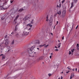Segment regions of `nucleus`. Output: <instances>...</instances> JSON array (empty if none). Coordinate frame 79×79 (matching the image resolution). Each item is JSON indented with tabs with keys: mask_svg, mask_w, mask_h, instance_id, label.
<instances>
[{
	"mask_svg": "<svg viewBox=\"0 0 79 79\" xmlns=\"http://www.w3.org/2000/svg\"><path fill=\"white\" fill-rule=\"evenodd\" d=\"M35 48V46H33L31 48L28 49L27 52L30 56L34 57V53L32 52V50Z\"/></svg>",
	"mask_w": 79,
	"mask_h": 79,
	"instance_id": "obj_1",
	"label": "nucleus"
},
{
	"mask_svg": "<svg viewBox=\"0 0 79 79\" xmlns=\"http://www.w3.org/2000/svg\"><path fill=\"white\" fill-rule=\"evenodd\" d=\"M31 18V15H29L26 16L24 19L23 20L25 21V20H27V19H28L29 18Z\"/></svg>",
	"mask_w": 79,
	"mask_h": 79,
	"instance_id": "obj_2",
	"label": "nucleus"
},
{
	"mask_svg": "<svg viewBox=\"0 0 79 79\" xmlns=\"http://www.w3.org/2000/svg\"><path fill=\"white\" fill-rule=\"evenodd\" d=\"M27 30H26V28H25V30L23 32V34L25 35H27L29 34V32H27Z\"/></svg>",
	"mask_w": 79,
	"mask_h": 79,
	"instance_id": "obj_3",
	"label": "nucleus"
},
{
	"mask_svg": "<svg viewBox=\"0 0 79 79\" xmlns=\"http://www.w3.org/2000/svg\"><path fill=\"white\" fill-rule=\"evenodd\" d=\"M3 44V42L2 43H1V45H0V49L2 50H3V49H4V48H5V47H4V46L2 45Z\"/></svg>",
	"mask_w": 79,
	"mask_h": 79,
	"instance_id": "obj_4",
	"label": "nucleus"
},
{
	"mask_svg": "<svg viewBox=\"0 0 79 79\" xmlns=\"http://www.w3.org/2000/svg\"><path fill=\"white\" fill-rule=\"evenodd\" d=\"M49 23L52 24V21H53V16L51 15V17L49 20Z\"/></svg>",
	"mask_w": 79,
	"mask_h": 79,
	"instance_id": "obj_5",
	"label": "nucleus"
},
{
	"mask_svg": "<svg viewBox=\"0 0 79 79\" xmlns=\"http://www.w3.org/2000/svg\"><path fill=\"white\" fill-rule=\"evenodd\" d=\"M4 46L5 47H8L9 45V41H7L4 44Z\"/></svg>",
	"mask_w": 79,
	"mask_h": 79,
	"instance_id": "obj_6",
	"label": "nucleus"
},
{
	"mask_svg": "<svg viewBox=\"0 0 79 79\" xmlns=\"http://www.w3.org/2000/svg\"><path fill=\"white\" fill-rule=\"evenodd\" d=\"M44 60V57L41 56L39 58L37 59V60L38 61H39L40 60Z\"/></svg>",
	"mask_w": 79,
	"mask_h": 79,
	"instance_id": "obj_7",
	"label": "nucleus"
},
{
	"mask_svg": "<svg viewBox=\"0 0 79 79\" xmlns=\"http://www.w3.org/2000/svg\"><path fill=\"white\" fill-rule=\"evenodd\" d=\"M66 14V10H64L63 11L62 13V15L63 17L65 16V15Z\"/></svg>",
	"mask_w": 79,
	"mask_h": 79,
	"instance_id": "obj_8",
	"label": "nucleus"
},
{
	"mask_svg": "<svg viewBox=\"0 0 79 79\" xmlns=\"http://www.w3.org/2000/svg\"><path fill=\"white\" fill-rule=\"evenodd\" d=\"M73 6H74V2H72L71 4V7H70V9L69 10V11H71V9H72V8H73Z\"/></svg>",
	"mask_w": 79,
	"mask_h": 79,
	"instance_id": "obj_9",
	"label": "nucleus"
},
{
	"mask_svg": "<svg viewBox=\"0 0 79 79\" xmlns=\"http://www.w3.org/2000/svg\"><path fill=\"white\" fill-rule=\"evenodd\" d=\"M7 50H8L7 52H11V48H10V46H7Z\"/></svg>",
	"mask_w": 79,
	"mask_h": 79,
	"instance_id": "obj_10",
	"label": "nucleus"
},
{
	"mask_svg": "<svg viewBox=\"0 0 79 79\" xmlns=\"http://www.w3.org/2000/svg\"><path fill=\"white\" fill-rule=\"evenodd\" d=\"M16 10L15 11H18V12H21V11H23L24 10V9H20L18 11V8H17L16 9Z\"/></svg>",
	"mask_w": 79,
	"mask_h": 79,
	"instance_id": "obj_11",
	"label": "nucleus"
},
{
	"mask_svg": "<svg viewBox=\"0 0 79 79\" xmlns=\"http://www.w3.org/2000/svg\"><path fill=\"white\" fill-rule=\"evenodd\" d=\"M19 15H17L16 17H15V19L14 20V21H17V19H18V18H19Z\"/></svg>",
	"mask_w": 79,
	"mask_h": 79,
	"instance_id": "obj_12",
	"label": "nucleus"
},
{
	"mask_svg": "<svg viewBox=\"0 0 79 79\" xmlns=\"http://www.w3.org/2000/svg\"><path fill=\"white\" fill-rule=\"evenodd\" d=\"M46 45V44H44L43 45H41L39 46V48H41L43 47H44V46Z\"/></svg>",
	"mask_w": 79,
	"mask_h": 79,
	"instance_id": "obj_13",
	"label": "nucleus"
},
{
	"mask_svg": "<svg viewBox=\"0 0 79 79\" xmlns=\"http://www.w3.org/2000/svg\"><path fill=\"white\" fill-rule=\"evenodd\" d=\"M57 14L58 15H60L61 14V10H59L57 12Z\"/></svg>",
	"mask_w": 79,
	"mask_h": 79,
	"instance_id": "obj_14",
	"label": "nucleus"
},
{
	"mask_svg": "<svg viewBox=\"0 0 79 79\" xmlns=\"http://www.w3.org/2000/svg\"><path fill=\"white\" fill-rule=\"evenodd\" d=\"M36 44H40V41H39V40H37L35 41Z\"/></svg>",
	"mask_w": 79,
	"mask_h": 79,
	"instance_id": "obj_15",
	"label": "nucleus"
},
{
	"mask_svg": "<svg viewBox=\"0 0 79 79\" xmlns=\"http://www.w3.org/2000/svg\"><path fill=\"white\" fill-rule=\"evenodd\" d=\"M27 26H30V27H32V25L31 24L29 23L27 25Z\"/></svg>",
	"mask_w": 79,
	"mask_h": 79,
	"instance_id": "obj_16",
	"label": "nucleus"
},
{
	"mask_svg": "<svg viewBox=\"0 0 79 79\" xmlns=\"http://www.w3.org/2000/svg\"><path fill=\"white\" fill-rule=\"evenodd\" d=\"M2 8H3V9H6V8H7V7L6 6L4 5L3 7Z\"/></svg>",
	"mask_w": 79,
	"mask_h": 79,
	"instance_id": "obj_17",
	"label": "nucleus"
},
{
	"mask_svg": "<svg viewBox=\"0 0 79 79\" xmlns=\"http://www.w3.org/2000/svg\"><path fill=\"white\" fill-rule=\"evenodd\" d=\"M15 44V40H13L11 43L12 45H14Z\"/></svg>",
	"mask_w": 79,
	"mask_h": 79,
	"instance_id": "obj_18",
	"label": "nucleus"
},
{
	"mask_svg": "<svg viewBox=\"0 0 79 79\" xmlns=\"http://www.w3.org/2000/svg\"><path fill=\"white\" fill-rule=\"evenodd\" d=\"M61 43H59L58 44V48L60 47L61 46Z\"/></svg>",
	"mask_w": 79,
	"mask_h": 79,
	"instance_id": "obj_19",
	"label": "nucleus"
},
{
	"mask_svg": "<svg viewBox=\"0 0 79 79\" xmlns=\"http://www.w3.org/2000/svg\"><path fill=\"white\" fill-rule=\"evenodd\" d=\"M5 58V55H3L2 56V60H4Z\"/></svg>",
	"mask_w": 79,
	"mask_h": 79,
	"instance_id": "obj_20",
	"label": "nucleus"
},
{
	"mask_svg": "<svg viewBox=\"0 0 79 79\" xmlns=\"http://www.w3.org/2000/svg\"><path fill=\"white\" fill-rule=\"evenodd\" d=\"M17 30H18V27H15V31H17Z\"/></svg>",
	"mask_w": 79,
	"mask_h": 79,
	"instance_id": "obj_21",
	"label": "nucleus"
},
{
	"mask_svg": "<svg viewBox=\"0 0 79 79\" xmlns=\"http://www.w3.org/2000/svg\"><path fill=\"white\" fill-rule=\"evenodd\" d=\"M48 45H49L48 44L46 45H44V48H47L48 47Z\"/></svg>",
	"mask_w": 79,
	"mask_h": 79,
	"instance_id": "obj_22",
	"label": "nucleus"
},
{
	"mask_svg": "<svg viewBox=\"0 0 79 79\" xmlns=\"http://www.w3.org/2000/svg\"><path fill=\"white\" fill-rule=\"evenodd\" d=\"M77 0H74V2L75 3H77Z\"/></svg>",
	"mask_w": 79,
	"mask_h": 79,
	"instance_id": "obj_23",
	"label": "nucleus"
},
{
	"mask_svg": "<svg viewBox=\"0 0 79 79\" xmlns=\"http://www.w3.org/2000/svg\"><path fill=\"white\" fill-rule=\"evenodd\" d=\"M70 67L69 66H68L67 67V68L68 69H70V70H71V69L70 68Z\"/></svg>",
	"mask_w": 79,
	"mask_h": 79,
	"instance_id": "obj_24",
	"label": "nucleus"
},
{
	"mask_svg": "<svg viewBox=\"0 0 79 79\" xmlns=\"http://www.w3.org/2000/svg\"><path fill=\"white\" fill-rule=\"evenodd\" d=\"M71 76H72L73 77H74V73H73V74L72 73Z\"/></svg>",
	"mask_w": 79,
	"mask_h": 79,
	"instance_id": "obj_25",
	"label": "nucleus"
},
{
	"mask_svg": "<svg viewBox=\"0 0 79 79\" xmlns=\"http://www.w3.org/2000/svg\"><path fill=\"white\" fill-rule=\"evenodd\" d=\"M8 2V1H6L4 3V4H6Z\"/></svg>",
	"mask_w": 79,
	"mask_h": 79,
	"instance_id": "obj_26",
	"label": "nucleus"
},
{
	"mask_svg": "<svg viewBox=\"0 0 79 79\" xmlns=\"http://www.w3.org/2000/svg\"><path fill=\"white\" fill-rule=\"evenodd\" d=\"M5 37L6 39L7 37H8V35H6Z\"/></svg>",
	"mask_w": 79,
	"mask_h": 79,
	"instance_id": "obj_27",
	"label": "nucleus"
},
{
	"mask_svg": "<svg viewBox=\"0 0 79 79\" xmlns=\"http://www.w3.org/2000/svg\"><path fill=\"white\" fill-rule=\"evenodd\" d=\"M1 19L2 20H3V19H5V18L4 17H2L1 18Z\"/></svg>",
	"mask_w": 79,
	"mask_h": 79,
	"instance_id": "obj_28",
	"label": "nucleus"
},
{
	"mask_svg": "<svg viewBox=\"0 0 79 79\" xmlns=\"http://www.w3.org/2000/svg\"><path fill=\"white\" fill-rule=\"evenodd\" d=\"M64 1H65V0H63L62 1V3H63L64 2Z\"/></svg>",
	"mask_w": 79,
	"mask_h": 79,
	"instance_id": "obj_29",
	"label": "nucleus"
},
{
	"mask_svg": "<svg viewBox=\"0 0 79 79\" xmlns=\"http://www.w3.org/2000/svg\"><path fill=\"white\" fill-rule=\"evenodd\" d=\"M71 51H70L69 52V55H71Z\"/></svg>",
	"mask_w": 79,
	"mask_h": 79,
	"instance_id": "obj_30",
	"label": "nucleus"
},
{
	"mask_svg": "<svg viewBox=\"0 0 79 79\" xmlns=\"http://www.w3.org/2000/svg\"><path fill=\"white\" fill-rule=\"evenodd\" d=\"M74 49H73V50H71V52H74Z\"/></svg>",
	"mask_w": 79,
	"mask_h": 79,
	"instance_id": "obj_31",
	"label": "nucleus"
},
{
	"mask_svg": "<svg viewBox=\"0 0 79 79\" xmlns=\"http://www.w3.org/2000/svg\"><path fill=\"white\" fill-rule=\"evenodd\" d=\"M73 77V76L72 75H71L70 77V79H72Z\"/></svg>",
	"mask_w": 79,
	"mask_h": 79,
	"instance_id": "obj_32",
	"label": "nucleus"
},
{
	"mask_svg": "<svg viewBox=\"0 0 79 79\" xmlns=\"http://www.w3.org/2000/svg\"><path fill=\"white\" fill-rule=\"evenodd\" d=\"M7 79H13V78L9 77Z\"/></svg>",
	"mask_w": 79,
	"mask_h": 79,
	"instance_id": "obj_33",
	"label": "nucleus"
},
{
	"mask_svg": "<svg viewBox=\"0 0 79 79\" xmlns=\"http://www.w3.org/2000/svg\"><path fill=\"white\" fill-rule=\"evenodd\" d=\"M77 50H79V46H78V47H77Z\"/></svg>",
	"mask_w": 79,
	"mask_h": 79,
	"instance_id": "obj_34",
	"label": "nucleus"
},
{
	"mask_svg": "<svg viewBox=\"0 0 79 79\" xmlns=\"http://www.w3.org/2000/svg\"><path fill=\"white\" fill-rule=\"evenodd\" d=\"M48 75L49 76H52V74H51V73H49Z\"/></svg>",
	"mask_w": 79,
	"mask_h": 79,
	"instance_id": "obj_35",
	"label": "nucleus"
},
{
	"mask_svg": "<svg viewBox=\"0 0 79 79\" xmlns=\"http://www.w3.org/2000/svg\"><path fill=\"white\" fill-rule=\"evenodd\" d=\"M55 51H56V52H57V51H58V49H56L55 50Z\"/></svg>",
	"mask_w": 79,
	"mask_h": 79,
	"instance_id": "obj_36",
	"label": "nucleus"
},
{
	"mask_svg": "<svg viewBox=\"0 0 79 79\" xmlns=\"http://www.w3.org/2000/svg\"><path fill=\"white\" fill-rule=\"evenodd\" d=\"M10 3H12V2H13V0H11V1H10Z\"/></svg>",
	"mask_w": 79,
	"mask_h": 79,
	"instance_id": "obj_37",
	"label": "nucleus"
},
{
	"mask_svg": "<svg viewBox=\"0 0 79 79\" xmlns=\"http://www.w3.org/2000/svg\"><path fill=\"white\" fill-rule=\"evenodd\" d=\"M14 22H15V24H16V23H17V21H14Z\"/></svg>",
	"mask_w": 79,
	"mask_h": 79,
	"instance_id": "obj_38",
	"label": "nucleus"
},
{
	"mask_svg": "<svg viewBox=\"0 0 79 79\" xmlns=\"http://www.w3.org/2000/svg\"><path fill=\"white\" fill-rule=\"evenodd\" d=\"M78 28V25H77V27L76 28V29H77V28Z\"/></svg>",
	"mask_w": 79,
	"mask_h": 79,
	"instance_id": "obj_39",
	"label": "nucleus"
},
{
	"mask_svg": "<svg viewBox=\"0 0 79 79\" xmlns=\"http://www.w3.org/2000/svg\"><path fill=\"white\" fill-rule=\"evenodd\" d=\"M69 71H68V72H66V73L68 74V73H69Z\"/></svg>",
	"mask_w": 79,
	"mask_h": 79,
	"instance_id": "obj_40",
	"label": "nucleus"
},
{
	"mask_svg": "<svg viewBox=\"0 0 79 79\" xmlns=\"http://www.w3.org/2000/svg\"><path fill=\"white\" fill-rule=\"evenodd\" d=\"M33 23H34V22H32V21H31V24H33Z\"/></svg>",
	"mask_w": 79,
	"mask_h": 79,
	"instance_id": "obj_41",
	"label": "nucleus"
},
{
	"mask_svg": "<svg viewBox=\"0 0 79 79\" xmlns=\"http://www.w3.org/2000/svg\"><path fill=\"white\" fill-rule=\"evenodd\" d=\"M62 40H64V36H63L62 38Z\"/></svg>",
	"mask_w": 79,
	"mask_h": 79,
	"instance_id": "obj_42",
	"label": "nucleus"
},
{
	"mask_svg": "<svg viewBox=\"0 0 79 79\" xmlns=\"http://www.w3.org/2000/svg\"><path fill=\"white\" fill-rule=\"evenodd\" d=\"M3 56V54H1V55H0V56Z\"/></svg>",
	"mask_w": 79,
	"mask_h": 79,
	"instance_id": "obj_43",
	"label": "nucleus"
},
{
	"mask_svg": "<svg viewBox=\"0 0 79 79\" xmlns=\"http://www.w3.org/2000/svg\"><path fill=\"white\" fill-rule=\"evenodd\" d=\"M11 34H14V32H12L11 33Z\"/></svg>",
	"mask_w": 79,
	"mask_h": 79,
	"instance_id": "obj_44",
	"label": "nucleus"
},
{
	"mask_svg": "<svg viewBox=\"0 0 79 79\" xmlns=\"http://www.w3.org/2000/svg\"><path fill=\"white\" fill-rule=\"evenodd\" d=\"M77 47H78V46H79V44H77Z\"/></svg>",
	"mask_w": 79,
	"mask_h": 79,
	"instance_id": "obj_45",
	"label": "nucleus"
},
{
	"mask_svg": "<svg viewBox=\"0 0 79 79\" xmlns=\"http://www.w3.org/2000/svg\"><path fill=\"white\" fill-rule=\"evenodd\" d=\"M50 58H52V56H50Z\"/></svg>",
	"mask_w": 79,
	"mask_h": 79,
	"instance_id": "obj_46",
	"label": "nucleus"
},
{
	"mask_svg": "<svg viewBox=\"0 0 79 79\" xmlns=\"http://www.w3.org/2000/svg\"><path fill=\"white\" fill-rule=\"evenodd\" d=\"M59 7H60H60H61V4H60L59 5Z\"/></svg>",
	"mask_w": 79,
	"mask_h": 79,
	"instance_id": "obj_47",
	"label": "nucleus"
},
{
	"mask_svg": "<svg viewBox=\"0 0 79 79\" xmlns=\"http://www.w3.org/2000/svg\"><path fill=\"white\" fill-rule=\"evenodd\" d=\"M58 21H57V23L56 24H58Z\"/></svg>",
	"mask_w": 79,
	"mask_h": 79,
	"instance_id": "obj_48",
	"label": "nucleus"
},
{
	"mask_svg": "<svg viewBox=\"0 0 79 79\" xmlns=\"http://www.w3.org/2000/svg\"><path fill=\"white\" fill-rule=\"evenodd\" d=\"M61 79H63V77L61 76Z\"/></svg>",
	"mask_w": 79,
	"mask_h": 79,
	"instance_id": "obj_49",
	"label": "nucleus"
},
{
	"mask_svg": "<svg viewBox=\"0 0 79 79\" xmlns=\"http://www.w3.org/2000/svg\"><path fill=\"white\" fill-rule=\"evenodd\" d=\"M77 68H76V69H75V70H76V71H77Z\"/></svg>",
	"mask_w": 79,
	"mask_h": 79,
	"instance_id": "obj_50",
	"label": "nucleus"
},
{
	"mask_svg": "<svg viewBox=\"0 0 79 79\" xmlns=\"http://www.w3.org/2000/svg\"><path fill=\"white\" fill-rule=\"evenodd\" d=\"M48 21V19H47L46 21Z\"/></svg>",
	"mask_w": 79,
	"mask_h": 79,
	"instance_id": "obj_51",
	"label": "nucleus"
},
{
	"mask_svg": "<svg viewBox=\"0 0 79 79\" xmlns=\"http://www.w3.org/2000/svg\"><path fill=\"white\" fill-rule=\"evenodd\" d=\"M51 35H53V33H51Z\"/></svg>",
	"mask_w": 79,
	"mask_h": 79,
	"instance_id": "obj_52",
	"label": "nucleus"
},
{
	"mask_svg": "<svg viewBox=\"0 0 79 79\" xmlns=\"http://www.w3.org/2000/svg\"><path fill=\"white\" fill-rule=\"evenodd\" d=\"M51 55H53V53H51Z\"/></svg>",
	"mask_w": 79,
	"mask_h": 79,
	"instance_id": "obj_53",
	"label": "nucleus"
},
{
	"mask_svg": "<svg viewBox=\"0 0 79 79\" xmlns=\"http://www.w3.org/2000/svg\"><path fill=\"white\" fill-rule=\"evenodd\" d=\"M37 49H38V50H39V48H37Z\"/></svg>",
	"mask_w": 79,
	"mask_h": 79,
	"instance_id": "obj_54",
	"label": "nucleus"
},
{
	"mask_svg": "<svg viewBox=\"0 0 79 79\" xmlns=\"http://www.w3.org/2000/svg\"><path fill=\"white\" fill-rule=\"evenodd\" d=\"M72 70L73 71H74V69H73Z\"/></svg>",
	"mask_w": 79,
	"mask_h": 79,
	"instance_id": "obj_55",
	"label": "nucleus"
},
{
	"mask_svg": "<svg viewBox=\"0 0 79 79\" xmlns=\"http://www.w3.org/2000/svg\"><path fill=\"white\" fill-rule=\"evenodd\" d=\"M34 21V19H33L31 21L33 22Z\"/></svg>",
	"mask_w": 79,
	"mask_h": 79,
	"instance_id": "obj_56",
	"label": "nucleus"
},
{
	"mask_svg": "<svg viewBox=\"0 0 79 79\" xmlns=\"http://www.w3.org/2000/svg\"><path fill=\"white\" fill-rule=\"evenodd\" d=\"M55 48H57V47H56V46H55Z\"/></svg>",
	"mask_w": 79,
	"mask_h": 79,
	"instance_id": "obj_57",
	"label": "nucleus"
},
{
	"mask_svg": "<svg viewBox=\"0 0 79 79\" xmlns=\"http://www.w3.org/2000/svg\"><path fill=\"white\" fill-rule=\"evenodd\" d=\"M47 19H48V15H47Z\"/></svg>",
	"mask_w": 79,
	"mask_h": 79,
	"instance_id": "obj_58",
	"label": "nucleus"
},
{
	"mask_svg": "<svg viewBox=\"0 0 79 79\" xmlns=\"http://www.w3.org/2000/svg\"><path fill=\"white\" fill-rule=\"evenodd\" d=\"M57 7H59V6L58 5H57Z\"/></svg>",
	"mask_w": 79,
	"mask_h": 79,
	"instance_id": "obj_59",
	"label": "nucleus"
},
{
	"mask_svg": "<svg viewBox=\"0 0 79 79\" xmlns=\"http://www.w3.org/2000/svg\"><path fill=\"white\" fill-rule=\"evenodd\" d=\"M78 73H79V69H78Z\"/></svg>",
	"mask_w": 79,
	"mask_h": 79,
	"instance_id": "obj_60",
	"label": "nucleus"
},
{
	"mask_svg": "<svg viewBox=\"0 0 79 79\" xmlns=\"http://www.w3.org/2000/svg\"><path fill=\"white\" fill-rule=\"evenodd\" d=\"M29 30H31V28H30L29 29Z\"/></svg>",
	"mask_w": 79,
	"mask_h": 79,
	"instance_id": "obj_61",
	"label": "nucleus"
},
{
	"mask_svg": "<svg viewBox=\"0 0 79 79\" xmlns=\"http://www.w3.org/2000/svg\"><path fill=\"white\" fill-rule=\"evenodd\" d=\"M58 42H60V40H58Z\"/></svg>",
	"mask_w": 79,
	"mask_h": 79,
	"instance_id": "obj_62",
	"label": "nucleus"
},
{
	"mask_svg": "<svg viewBox=\"0 0 79 79\" xmlns=\"http://www.w3.org/2000/svg\"><path fill=\"white\" fill-rule=\"evenodd\" d=\"M18 35V34H17L16 35Z\"/></svg>",
	"mask_w": 79,
	"mask_h": 79,
	"instance_id": "obj_63",
	"label": "nucleus"
},
{
	"mask_svg": "<svg viewBox=\"0 0 79 79\" xmlns=\"http://www.w3.org/2000/svg\"><path fill=\"white\" fill-rule=\"evenodd\" d=\"M58 79H60V78H59Z\"/></svg>",
	"mask_w": 79,
	"mask_h": 79,
	"instance_id": "obj_64",
	"label": "nucleus"
}]
</instances>
